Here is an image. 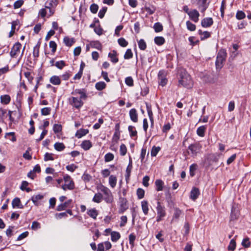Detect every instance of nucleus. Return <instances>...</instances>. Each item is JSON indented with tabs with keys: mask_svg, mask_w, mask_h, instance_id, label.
Listing matches in <instances>:
<instances>
[{
	"mask_svg": "<svg viewBox=\"0 0 251 251\" xmlns=\"http://www.w3.org/2000/svg\"><path fill=\"white\" fill-rule=\"evenodd\" d=\"M188 15L189 16L191 20L193 21L194 22L196 23L199 21L200 14L196 9H193L190 11L188 13Z\"/></svg>",
	"mask_w": 251,
	"mask_h": 251,
	"instance_id": "12",
	"label": "nucleus"
},
{
	"mask_svg": "<svg viewBox=\"0 0 251 251\" xmlns=\"http://www.w3.org/2000/svg\"><path fill=\"white\" fill-rule=\"evenodd\" d=\"M127 151L126 147L124 144L120 146V152L122 156H124L126 154Z\"/></svg>",
	"mask_w": 251,
	"mask_h": 251,
	"instance_id": "54",
	"label": "nucleus"
},
{
	"mask_svg": "<svg viewBox=\"0 0 251 251\" xmlns=\"http://www.w3.org/2000/svg\"><path fill=\"white\" fill-rule=\"evenodd\" d=\"M118 44L123 47H126L128 45V42L124 38H120L118 40Z\"/></svg>",
	"mask_w": 251,
	"mask_h": 251,
	"instance_id": "50",
	"label": "nucleus"
},
{
	"mask_svg": "<svg viewBox=\"0 0 251 251\" xmlns=\"http://www.w3.org/2000/svg\"><path fill=\"white\" fill-rule=\"evenodd\" d=\"M157 212L156 221L159 222L162 221L166 215V208L165 206L161 204L159 201L157 202L156 207Z\"/></svg>",
	"mask_w": 251,
	"mask_h": 251,
	"instance_id": "4",
	"label": "nucleus"
},
{
	"mask_svg": "<svg viewBox=\"0 0 251 251\" xmlns=\"http://www.w3.org/2000/svg\"><path fill=\"white\" fill-rule=\"evenodd\" d=\"M198 168V165L197 164H193L190 165L189 167V173L190 175L191 176H195V172Z\"/></svg>",
	"mask_w": 251,
	"mask_h": 251,
	"instance_id": "39",
	"label": "nucleus"
},
{
	"mask_svg": "<svg viewBox=\"0 0 251 251\" xmlns=\"http://www.w3.org/2000/svg\"><path fill=\"white\" fill-rule=\"evenodd\" d=\"M40 43L38 42L37 45L34 47L33 55L34 57H38L39 55V48H40Z\"/></svg>",
	"mask_w": 251,
	"mask_h": 251,
	"instance_id": "38",
	"label": "nucleus"
},
{
	"mask_svg": "<svg viewBox=\"0 0 251 251\" xmlns=\"http://www.w3.org/2000/svg\"><path fill=\"white\" fill-rule=\"evenodd\" d=\"M182 215V211L179 208L176 207L174 208V213L171 220V222H178L179 217Z\"/></svg>",
	"mask_w": 251,
	"mask_h": 251,
	"instance_id": "11",
	"label": "nucleus"
},
{
	"mask_svg": "<svg viewBox=\"0 0 251 251\" xmlns=\"http://www.w3.org/2000/svg\"><path fill=\"white\" fill-rule=\"evenodd\" d=\"M61 188L66 191V190H73L75 188V184L73 181H69L68 183H65L61 186Z\"/></svg>",
	"mask_w": 251,
	"mask_h": 251,
	"instance_id": "19",
	"label": "nucleus"
},
{
	"mask_svg": "<svg viewBox=\"0 0 251 251\" xmlns=\"http://www.w3.org/2000/svg\"><path fill=\"white\" fill-rule=\"evenodd\" d=\"M11 100L10 97L8 95H2L0 97V102L4 104H8Z\"/></svg>",
	"mask_w": 251,
	"mask_h": 251,
	"instance_id": "27",
	"label": "nucleus"
},
{
	"mask_svg": "<svg viewBox=\"0 0 251 251\" xmlns=\"http://www.w3.org/2000/svg\"><path fill=\"white\" fill-rule=\"evenodd\" d=\"M121 237V235L119 232L117 231H112L111 233V239L112 241L116 242Z\"/></svg>",
	"mask_w": 251,
	"mask_h": 251,
	"instance_id": "29",
	"label": "nucleus"
},
{
	"mask_svg": "<svg viewBox=\"0 0 251 251\" xmlns=\"http://www.w3.org/2000/svg\"><path fill=\"white\" fill-rule=\"evenodd\" d=\"M88 132L89 130L87 129L81 128L76 131L75 136L78 138H80L83 136L86 135Z\"/></svg>",
	"mask_w": 251,
	"mask_h": 251,
	"instance_id": "23",
	"label": "nucleus"
},
{
	"mask_svg": "<svg viewBox=\"0 0 251 251\" xmlns=\"http://www.w3.org/2000/svg\"><path fill=\"white\" fill-rule=\"evenodd\" d=\"M53 130L55 133H57L62 130V126L59 124H54L53 126Z\"/></svg>",
	"mask_w": 251,
	"mask_h": 251,
	"instance_id": "56",
	"label": "nucleus"
},
{
	"mask_svg": "<svg viewBox=\"0 0 251 251\" xmlns=\"http://www.w3.org/2000/svg\"><path fill=\"white\" fill-rule=\"evenodd\" d=\"M129 114L130 120L132 122L134 123H136L138 122V114L136 109H131L129 111Z\"/></svg>",
	"mask_w": 251,
	"mask_h": 251,
	"instance_id": "14",
	"label": "nucleus"
},
{
	"mask_svg": "<svg viewBox=\"0 0 251 251\" xmlns=\"http://www.w3.org/2000/svg\"><path fill=\"white\" fill-rule=\"evenodd\" d=\"M63 40L65 44L68 47L72 46L75 43V41L73 38H70L68 37H65Z\"/></svg>",
	"mask_w": 251,
	"mask_h": 251,
	"instance_id": "36",
	"label": "nucleus"
},
{
	"mask_svg": "<svg viewBox=\"0 0 251 251\" xmlns=\"http://www.w3.org/2000/svg\"><path fill=\"white\" fill-rule=\"evenodd\" d=\"M99 189L104 194V199L106 202L110 203L112 201L113 197L112 193L107 187L103 185H101L99 186Z\"/></svg>",
	"mask_w": 251,
	"mask_h": 251,
	"instance_id": "5",
	"label": "nucleus"
},
{
	"mask_svg": "<svg viewBox=\"0 0 251 251\" xmlns=\"http://www.w3.org/2000/svg\"><path fill=\"white\" fill-rule=\"evenodd\" d=\"M160 150L159 147L153 146L151 150V156H155Z\"/></svg>",
	"mask_w": 251,
	"mask_h": 251,
	"instance_id": "46",
	"label": "nucleus"
},
{
	"mask_svg": "<svg viewBox=\"0 0 251 251\" xmlns=\"http://www.w3.org/2000/svg\"><path fill=\"white\" fill-rule=\"evenodd\" d=\"M201 148L202 146L199 143L192 144L188 147V153L192 157H195L201 152Z\"/></svg>",
	"mask_w": 251,
	"mask_h": 251,
	"instance_id": "3",
	"label": "nucleus"
},
{
	"mask_svg": "<svg viewBox=\"0 0 251 251\" xmlns=\"http://www.w3.org/2000/svg\"><path fill=\"white\" fill-rule=\"evenodd\" d=\"M102 200V195L100 193L96 194L93 198V201L97 203L100 202Z\"/></svg>",
	"mask_w": 251,
	"mask_h": 251,
	"instance_id": "37",
	"label": "nucleus"
},
{
	"mask_svg": "<svg viewBox=\"0 0 251 251\" xmlns=\"http://www.w3.org/2000/svg\"><path fill=\"white\" fill-rule=\"evenodd\" d=\"M192 3L196 4L201 12L204 13L209 5L207 0H191Z\"/></svg>",
	"mask_w": 251,
	"mask_h": 251,
	"instance_id": "6",
	"label": "nucleus"
},
{
	"mask_svg": "<svg viewBox=\"0 0 251 251\" xmlns=\"http://www.w3.org/2000/svg\"><path fill=\"white\" fill-rule=\"evenodd\" d=\"M159 79V84L162 86H165L167 83V79L165 77V72L163 70L160 71L158 75Z\"/></svg>",
	"mask_w": 251,
	"mask_h": 251,
	"instance_id": "10",
	"label": "nucleus"
},
{
	"mask_svg": "<svg viewBox=\"0 0 251 251\" xmlns=\"http://www.w3.org/2000/svg\"><path fill=\"white\" fill-rule=\"evenodd\" d=\"M226 50H220L217 56L216 60V66L217 69H221L223 66V63L225 61L226 57Z\"/></svg>",
	"mask_w": 251,
	"mask_h": 251,
	"instance_id": "2",
	"label": "nucleus"
},
{
	"mask_svg": "<svg viewBox=\"0 0 251 251\" xmlns=\"http://www.w3.org/2000/svg\"><path fill=\"white\" fill-rule=\"evenodd\" d=\"M82 179L85 182H88L91 180L92 176L90 175L85 172L82 176Z\"/></svg>",
	"mask_w": 251,
	"mask_h": 251,
	"instance_id": "48",
	"label": "nucleus"
},
{
	"mask_svg": "<svg viewBox=\"0 0 251 251\" xmlns=\"http://www.w3.org/2000/svg\"><path fill=\"white\" fill-rule=\"evenodd\" d=\"M51 108L50 107H44L41 109V114L44 116H47L50 114Z\"/></svg>",
	"mask_w": 251,
	"mask_h": 251,
	"instance_id": "51",
	"label": "nucleus"
},
{
	"mask_svg": "<svg viewBox=\"0 0 251 251\" xmlns=\"http://www.w3.org/2000/svg\"><path fill=\"white\" fill-rule=\"evenodd\" d=\"M24 3L23 0H18L16 1L14 3V9H17L22 6V5Z\"/></svg>",
	"mask_w": 251,
	"mask_h": 251,
	"instance_id": "64",
	"label": "nucleus"
},
{
	"mask_svg": "<svg viewBox=\"0 0 251 251\" xmlns=\"http://www.w3.org/2000/svg\"><path fill=\"white\" fill-rule=\"evenodd\" d=\"M44 160L45 161H48L49 160H53L54 158L52 157V154L46 152L44 155Z\"/></svg>",
	"mask_w": 251,
	"mask_h": 251,
	"instance_id": "63",
	"label": "nucleus"
},
{
	"mask_svg": "<svg viewBox=\"0 0 251 251\" xmlns=\"http://www.w3.org/2000/svg\"><path fill=\"white\" fill-rule=\"evenodd\" d=\"M114 159V155L111 153H107L104 156V160L106 162H109Z\"/></svg>",
	"mask_w": 251,
	"mask_h": 251,
	"instance_id": "55",
	"label": "nucleus"
},
{
	"mask_svg": "<svg viewBox=\"0 0 251 251\" xmlns=\"http://www.w3.org/2000/svg\"><path fill=\"white\" fill-rule=\"evenodd\" d=\"M126 84L129 86H133V80L131 76H128L125 79Z\"/></svg>",
	"mask_w": 251,
	"mask_h": 251,
	"instance_id": "61",
	"label": "nucleus"
},
{
	"mask_svg": "<svg viewBox=\"0 0 251 251\" xmlns=\"http://www.w3.org/2000/svg\"><path fill=\"white\" fill-rule=\"evenodd\" d=\"M50 81L53 85H58L61 83L60 78L58 76L53 75L50 78Z\"/></svg>",
	"mask_w": 251,
	"mask_h": 251,
	"instance_id": "25",
	"label": "nucleus"
},
{
	"mask_svg": "<svg viewBox=\"0 0 251 251\" xmlns=\"http://www.w3.org/2000/svg\"><path fill=\"white\" fill-rule=\"evenodd\" d=\"M87 214L93 219H96L98 212L95 208H92L87 211Z\"/></svg>",
	"mask_w": 251,
	"mask_h": 251,
	"instance_id": "28",
	"label": "nucleus"
},
{
	"mask_svg": "<svg viewBox=\"0 0 251 251\" xmlns=\"http://www.w3.org/2000/svg\"><path fill=\"white\" fill-rule=\"evenodd\" d=\"M12 205L13 208H23V206L21 203L20 199L19 198H14L12 201Z\"/></svg>",
	"mask_w": 251,
	"mask_h": 251,
	"instance_id": "20",
	"label": "nucleus"
},
{
	"mask_svg": "<svg viewBox=\"0 0 251 251\" xmlns=\"http://www.w3.org/2000/svg\"><path fill=\"white\" fill-rule=\"evenodd\" d=\"M107 8L106 7H103L99 12L98 16L100 18H102L106 11H107Z\"/></svg>",
	"mask_w": 251,
	"mask_h": 251,
	"instance_id": "62",
	"label": "nucleus"
},
{
	"mask_svg": "<svg viewBox=\"0 0 251 251\" xmlns=\"http://www.w3.org/2000/svg\"><path fill=\"white\" fill-rule=\"evenodd\" d=\"M70 104L77 109L81 107L83 104L81 99L75 97H71L69 99Z\"/></svg>",
	"mask_w": 251,
	"mask_h": 251,
	"instance_id": "7",
	"label": "nucleus"
},
{
	"mask_svg": "<svg viewBox=\"0 0 251 251\" xmlns=\"http://www.w3.org/2000/svg\"><path fill=\"white\" fill-rule=\"evenodd\" d=\"M106 83L103 81H99L95 84L96 89L98 91H101L106 87Z\"/></svg>",
	"mask_w": 251,
	"mask_h": 251,
	"instance_id": "33",
	"label": "nucleus"
},
{
	"mask_svg": "<svg viewBox=\"0 0 251 251\" xmlns=\"http://www.w3.org/2000/svg\"><path fill=\"white\" fill-rule=\"evenodd\" d=\"M213 24L212 18H205L201 21V25L202 27L206 28L211 26Z\"/></svg>",
	"mask_w": 251,
	"mask_h": 251,
	"instance_id": "13",
	"label": "nucleus"
},
{
	"mask_svg": "<svg viewBox=\"0 0 251 251\" xmlns=\"http://www.w3.org/2000/svg\"><path fill=\"white\" fill-rule=\"evenodd\" d=\"M120 138V132L119 131H115L112 137V142L117 143Z\"/></svg>",
	"mask_w": 251,
	"mask_h": 251,
	"instance_id": "53",
	"label": "nucleus"
},
{
	"mask_svg": "<svg viewBox=\"0 0 251 251\" xmlns=\"http://www.w3.org/2000/svg\"><path fill=\"white\" fill-rule=\"evenodd\" d=\"M117 183V177L116 176L111 175L109 177V184L112 188H114Z\"/></svg>",
	"mask_w": 251,
	"mask_h": 251,
	"instance_id": "30",
	"label": "nucleus"
},
{
	"mask_svg": "<svg viewBox=\"0 0 251 251\" xmlns=\"http://www.w3.org/2000/svg\"><path fill=\"white\" fill-rule=\"evenodd\" d=\"M236 247V242L234 239H232L228 246V250L230 251H234Z\"/></svg>",
	"mask_w": 251,
	"mask_h": 251,
	"instance_id": "57",
	"label": "nucleus"
},
{
	"mask_svg": "<svg viewBox=\"0 0 251 251\" xmlns=\"http://www.w3.org/2000/svg\"><path fill=\"white\" fill-rule=\"evenodd\" d=\"M92 146V143L89 140H84L81 144V147L85 151L89 150Z\"/></svg>",
	"mask_w": 251,
	"mask_h": 251,
	"instance_id": "24",
	"label": "nucleus"
},
{
	"mask_svg": "<svg viewBox=\"0 0 251 251\" xmlns=\"http://www.w3.org/2000/svg\"><path fill=\"white\" fill-rule=\"evenodd\" d=\"M246 17V14L243 11H237L236 14V18L238 20H242Z\"/></svg>",
	"mask_w": 251,
	"mask_h": 251,
	"instance_id": "41",
	"label": "nucleus"
},
{
	"mask_svg": "<svg viewBox=\"0 0 251 251\" xmlns=\"http://www.w3.org/2000/svg\"><path fill=\"white\" fill-rule=\"evenodd\" d=\"M72 94L75 95L78 94L80 95V99L81 100H85L87 98V95L86 91L84 89H75L74 92L72 93Z\"/></svg>",
	"mask_w": 251,
	"mask_h": 251,
	"instance_id": "17",
	"label": "nucleus"
},
{
	"mask_svg": "<svg viewBox=\"0 0 251 251\" xmlns=\"http://www.w3.org/2000/svg\"><path fill=\"white\" fill-rule=\"evenodd\" d=\"M129 243L133 247L134 245V241L136 239V236L134 233H131L129 235Z\"/></svg>",
	"mask_w": 251,
	"mask_h": 251,
	"instance_id": "49",
	"label": "nucleus"
},
{
	"mask_svg": "<svg viewBox=\"0 0 251 251\" xmlns=\"http://www.w3.org/2000/svg\"><path fill=\"white\" fill-rule=\"evenodd\" d=\"M120 207L119 209V213H123L128 209L127 201L126 199L120 198L119 199Z\"/></svg>",
	"mask_w": 251,
	"mask_h": 251,
	"instance_id": "8",
	"label": "nucleus"
},
{
	"mask_svg": "<svg viewBox=\"0 0 251 251\" xmlns=\"http://www.w3.org/2000/svg\"><path fill=\"white\" fill-rule=\"evenodd\" d=\"M206 127L205 126H202L199 127L197 130V134L200 137H203L206 130Z\"/></svg>",
	"mask_w": 251,
	"mask_h": 251,
	"instance_id": "31",
	"label": "nucleus"
},
{
	"mask_svg": "<svg viewBox=\"0 0 251 251\" xmlns=\"http://www.w3.org/2000/svg\"><path fill=\"white\" fill-rule=\"evenodd\" d=\"M21 47L22 45L19 42L15 43L10 52V56L12 57H16V55L20 52Z\"/></svg>",
	"mask_w": 251,
	"mask_h": 251,
	"instance_id": "9",
	"label": "nucleus"
},
{
	"mask_svg": "<svg viewBox=\"0 0 251 251\" xmlns=\"http://www.w3.org/2000/svg\"><path fill=\"white\" fill-rule=\"evenodd\" d=\"M153 28L156 32H160L163 30V26L160 23H155Z\"/></svg>",
	"mask_w": 251,
	"mask_h": 251,
	"instance_id": "43",
	"label": "nucleus"
},
{
	"mask_svg": "<svg viewBox=\"0 0 251 251\" xmlns=\"http://www.w3.org/2000/svg\"><path fill=\"white\" fill-rule=\"evenodd\" d=\"M198 33L201 36V40H203L210 37L211 33L210 32L204 31H202L200 29L198 30Z\"/></svg>",
	"mask_w": 251,
	"mask_h": 251,
	"instance_id": "22",
	"label": "nucleus"
},
{
	"mask_svg": "<svg viewBox=\"0 0 251 251\" xmlns=\"http://www.w3.org/2000/svg\"><path fill=\"white\" fill-rule=\"evenodd\" d=\"M138 46L141 50H145L147 48V45L146 42L143 39H140L138 41Z\"/></svg>",
	"mask_w": 251,
	"mask_h": 251,
	"instance_id": "44",
	"label": "nucleus"
},
{
	"mask_svg": "<svg viewBox=\"0 0 251 251\" xmlns=\"http://www.w3.org/2000/svg\"><path fill=\"white\" fill-rule=\"evenodd\" d=\"M92 47L97 49L99 50H101V45L99 41H94L91 43Z\"/></svg>",
	"mask_w": 251,
	"mask_h": 251,
	"instance_id": "47",
	"label": "nucleus"
},
{
	"mask_svg": "<svg viewBox=\"0 0 251 251\" xmlns=\"http://www.w3.org/2000/svg\"><path fill=\"white\" fill-rule=\"evenodd\" d=\"M200 194L199 189L196 187H194L192 188L190 192V198L192 200L195 201L198 198Z\"/></svg>",
	"mask_w": 251,
	"mask_h": 251,
	"instance_id": "16",
	"label": "nucleus"
},
{
	"mask_svg": "<svg viewBox=\"0 0 251 251\" xmlns=\"http://www.w3.org/2000/svg\"><path fill=\"white\" fill-rule=\"evenodd\" d=\"M137 197L139 199H142L144 197L145 191L142 188H138L136 192Z\"/></svg>",
	"mask_w": 251,
	"mask_h": 251,
	"instance_id": "42",
	"label": "nucleus"
},
{
	"mask_svg": "<svg viewBox=\"0 0 251 251\" xmlns=\"http://www.w3.org/2000/svg\"><path fill=\"white\" fill-rule=\"evenodd\" d=\"M156 190L157 191L163 190L164 182L161 179H157L155 181Z\"/></svg>",
	"mask_w": 251,
	"mask_h": 251,
	"instance_id": "26",
	"label": "nucleus"
},
{
	"mask_svg": "<svg viewBox=\"0 0 251 251\" xmlns=\"http://www.w3.org/2000/svg\"><path fill=\"white\" fill-rule=\"evenodd\" d=\"M72 202V200L70 199L64 203H61L57 206L56 210L58 211L65 210Z\"/></svg>",
	"mask_w": 251,
	"mask_h": 251,
	"instance_id": "15",
	"label": "nucleus"
},
{
	"mask_svg": "<svg viewBox=\"0 0 251 251\" xmlns=\"http://www.w3.org/2000/svg\"><path fill=\"white\" fill-rule=\"evenodd\" d=\"M54 149L59 151H62L65 148V146L62 143L56 142L54 145Z\"/></svg>",
	"mask_w": 251,
	"mask_h": 251,
	"instance_id": "35",
	"label": "nucleus"
},
{
	"mask_svg": "<svg viewBox=\"0 0 251 251\" xmlns=\"http://www.w3.org/2000/svg\"><path fill=\"white\" fill-rule=\"evenodd\" d=\"M66 65L65 61L61 60L57 61L55 63V66L59 69H62Z\"/></svg>",
	"mask_w": 251,
	"mask_h": 251,
	"instance_id": "59",
	"label": "nucleus"
},
{
	"mask_svg": "<svg viewBox=\"0 0 251 251\" xmlns=\"http://www.w3.org/2000/svg\"><path fill=\"white\" fill-rule=\"evenodd\" d=\"M179 84L188 89L193 86V81L190 75L185 70H182L179 73Z\"/></svg>",
	"mask_w": 251,
	"mask_h": 251,
	"instance_id": "1",
	"label": "nucleus"
},
{
	"mask_svg": "<svg viewBox=\"0 0 251 251\" xmlns=\"http://www.w3.org/2000/svg\"><path fill=\"white\" fill-rule=\"evenodd\" d=\"M154 43L158 46H161L165 43V39L162 36H157L154 39Z\"/></svg>",
	"mask_w": 251,
	"mask_h": 251,
	"instance_id": "34",
	"label": "nucleus"
},
{
	"mask_svg": "<svg viewBox=\"0 0 251 251\" xmlns=\"http://www.w3.org/2000/svg\"><path fill=\"white\" fill-rule=\"evenodd\" d=\"M242 245L245 248H249L251 246V243L249 241V238H246L244 239L242 242Z\"/></svg>",
	"mask_w": 251,
	"mask_h": 251,
	"instance_id": "60",
	"label": "nucleus"
},
{
	"mask_svg": "<svg viewBox=\"0 0 251 251\" xmlns=\"http://www.w3.org/2000/svg\"><path fill=\"white\" fill-rule=\"evenodd\" d=\"M98 9H99L98 5L95 3H93L92 4H91L90 7V9L91 12L94 14H96L97 12Z\"/></svg>",
	"mask_w": 251,
	"mask_h": 251,
	"instance_id": "58",
	"label": "nucleus"
},
{
	"mask_svg": "<svg viewBox=\"0 0 251 251\" xmlns=\"http://www.w3.org/2000/svg\"><path fill=\"white\" fill-rule=\"evenodd\" d=\"M133 57V53L131 49H127L124 54L125 59H129Z\"/></svg>",
	"mask_w": 251,
	"mask_h": 251,
	"instance_id": "45",
	"label": "nucleus"
},
{
	"mask_svg": "<svg viewBox=\"0 0 251 251\" xmlns=\"http://www.w3.org/2000/svg\"><path fill=\"white\" fill-rule=\"evenodd\" d=\"M141 207L143 212L145 215H148L149 208V203L147 201H141Z\"/></svg>",
	"mask_w": 251,
	"mask_h": 251,
	"instance_id": "21",
	"label": "nucleus"
},
{
	"mask_svg": "<svg viewBox=\"0 0 251 251\" xmlns=\"http://www.w3.org/2000/svg\"><path fill=\"white\" fill-rule=\"evenodd\" d=\"M117 56V51L115 50H113L112 52L108 53V57L110 58V61L114 63H116L119 61L118 58Z\"/></svg>",
	"mask_w": 251,
	"mask_h": 251,
	"instance_id": "18",
	"label": "nucleus"
},
{
	"mask_svg": "<svg viewBox=\"0 0 251 251\" xmlns=\"http://www.w3.org/2000/svg\"><path fill=\"white\" fill-rule=\"evenodd\" d=\"M187 28L190 31H194L196 29V25L190 21L186 22Z\"/></svg>",
	"mask_w": 251,
	"mask_h": 251,
	"instance_id": "52",
	"label": "nucleus"
},
{
	"mask_svg": "<svg viewBox=\"0 0 251 251\" xmlns=\"http://www.w3.org/2000/svg\"><path fill=\"white\" fill-rule=\"evenodd\" d=\"M44 198L43 195L38 194L37 195H35L32 197L31 200L34 203V204L36 205H38V201Z\"/></svg>",
	"mask_w": 251,
	"mask_h": 251,
	"instance_id": "32",
	"label": "nucleus"
},
{
	"mask_svg": "<svg viewBox=\"0 0 251 251\" xmlns=\"http://www.w3.org/2000/svg\"><path fill=\"white\" fill-rule=\"evenodd\" d=\"M128 130L129 131L130 137H133L137 136V132L135 129L134 126H128Z\"/></svg>",
	"mask_w": 251,
	"mask_h": 251,
	"instance_id": "40",
	"label": "nucleus"
}]
</instances>
